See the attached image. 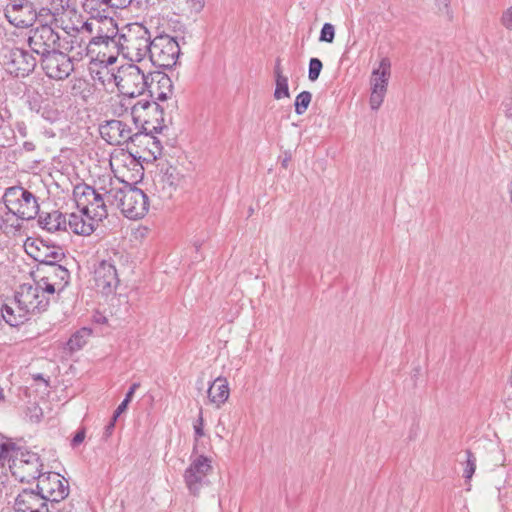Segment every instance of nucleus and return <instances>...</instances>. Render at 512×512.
Listing matches in <instances>:
<instances>
[{
  "label": "nucleus",
  "mask_w": 512,
  "mask_h": 512,
  "mask_svg": "<svg viewBox=\"0 0 512 512\" xmlns=\"http://www.w3.org/2000/svg\"><path fill=\"white\" fill-rule=\"evenodd\" d=\"M138 134L145 137L135 141V146H145L154 159H157L159 156H161L162 146L160 140L157 137L153 136L150 132H147L146 127H143V130H139Z\"/></svg>",
  "instance_id": "obj_30"
},
{
  "label": "nucleus",
  "mask_w": 512,
  "mask_h": 512,
  "mask_svg": "<svg viewBox=\"0 0 512 512\" xmlns=\"http://www.w3.org/2000/svg\"><path fill=\"white\" fill-rule=\"evenodd\" d=\"M43 463L36 452L20 448L9 464L13 477L20 482H31L41 476Z\"/></svg>",
  "instance_id": "obj_8"
},
{
  "label": "nucleus",
  "mask_w": 512,
  "mask_h": 512,
  "mask_svg": "<svg viewBox=\"0 0 512 512\" xmlns=\"http://www.w3.org/2000/svg\"><path fill=\"white\" fill-rule=\"evenodd\" d=\"M465 454H466V462H465L463 477L466 480H470L472 478L473 474L475 473L476 457L470 450H466Z\"/></svg>",
  "instance_id": "obj_37"
},
{
  "label": "nucleus",
  "mask_w": 512,
  "mask_h": 512,
  "mask_svg": "<svg viewBox=\"0 0 512 512\" xmlns=\"http://www.w3.org/2000/svg\"><path fill=\"white\" fill-rule=\"evenodd\" d=\"M157 100H146L141 99L138 100L136 103L133 104L131 108V114L133 117V120L136 122L142 118V113L145 111H153L160 114V118H156V121H163V108L156 102Z\"/></svg>",
  "instance_id": "obj_29"
},
{
  "label": "nucleus",
  "mask_w": 512,
  "mask_h": 512,
  "mask_svg": "<svg viewBox=\"0 0 512 512\" xmlns=\"http://www.w3.org/2000/svg\"><path fill=\"white\" fill-rule=\"evenodd\" d=\"M127 400H123L119 406L116 408V410L113 413L112 418H114V421H117L118 417L127 409L128 406Z\"/></svg>",
  "instance_id": "obj_48"
},
{
  "label": "nucleus",
  "mask_w": 512,
  "mask_h": 512,
  "mask_svg": "<svg viewBox=\"0 0 512 512\" xmlns=\"http://www.w3.org/2000/svg\"><path fill=\"white\" fill-rule=\"evenodd\" d=\"M505 113H506V116L510 119H512V97L510 98V100L508 102L505 103Z\"/></svg>",
  "instance_id": "obj_53"
},
{
  "label": "nucleus",
  "mask_w": 512,
  "mask_h": 512,
  "mask_svg": "<svg viewBox=\"0 0 512 512\" xmlns=\"http://www.w3.org/2000/svg\"><path fill=\"white\" fill-rule=\"evenodd\" d=\"M84 438H85V431L84 430L77 431V433L75 434V436L72 439V442H71L72 446L75 447V446L79 445L80 443L83 442Z\"/></svg>",
  "instance_id": "obj_49"
},
{
  "label": "nucleus",
  "mask_w": 512,
  "mask_h": 512,
  "mask_svg": "<svg viewBox=\"0 0 512 512\" xmlns=\"http://www.w3.org/2000/svg\"><path fill=\"white\" fill-rule=\"evenodd\" d=\"M229 397L228 382L225 378L218 377L208 388L209 401L220 407Z\"/></svg>",
  "instance_id": "obj_24"
},
{
  "label": "nucleus",
  "mask_w": 512,
  "mask_h": 512,
  "mask_svg": "<svg viewBox=\"0 0 512 512\" xmlns=\"http://www.w3.org/2000/svg\"><path fill=\"white\" fill-rule=\"evenodd\" d=\"M60 36L50 25L42 24L29 31L27 39L30 50L40 56L57 50L60 47Z\"/></svg>",
  "instance_id": "obj_10"
},
{
  "label": "nucleus",
  "mask_w": 512,
  "mask_h": 512,
  "mask_svg": "<svg viewBox=\"0 0 512 512\" xmlns=\"http://www.w3.org/2000/svg\"><path fill=\"white\" fill-rule=\"evenodd\" d=\"M153 37L142 23L134 22L123 26L114 48L132 62H141L149 54Z\"/></svg>",
  "instance_id": "obj_1"
},
{
  "label": "nucleus",
  "mask_w": 512,
  "mask_h": 512,
  "mask_svg": "<svg viewBox=\"0 0 512 512\" xmlns=\"http://www.w3.org/2000/svg\"><path fill=\"white\" fill-rule=\"evenodd\" d=\"M335 37V28L331 23H325L321 29L319 41L332 43Z\"/></svg>",
  "instance_id": "obj_39"
},
{
  "label": "nucleus",
  "mask_w": 512,
  "mask_h": 512,
  "mask_svg": "<svg viewBox=\"0 0 512 512\" xmlns=\"http://www.w3.org/2000/svg\"><path fill=\"white\" fill-rule=\"evenodd\" d=\"M20 447L10 441H3L0 443V464L4 465L6 462L12 463L14 455L18 452Z\"/></svg>",
  "instance_id": "obj_32"
},
{
  "label": "nucleus",
  "mask_w": 512,
  "mask_h": 512,
  "mask_svg": "<svg viewBox=\"0 0 512 512\" xmlns=\"http://www.w3.org/2000/svg\"><path fill=\"white\" fill-rule=\"evenodd\" d=\"M158 182L162 183L163 188H168L169 192L175 190L182 180V175L178 169L172 165H162L160 169Z\"/></svg>",
  "instance_id": "obj_28"
},
{
  "label": "nucleus",
  "mask_w": 512,
  "mask_h": 512,
  "mask_svg": "<svg viewBox=\"0 0 512 512\" xmlns=\"http://www.w3.org/2000/svg\"><path fill=\"white\" fill-rule=\"evenodd\" d=\"M438 13L445 16L448 20L453 19V12L449 0H435Z\"/></svg>",
  "instance_id": "obj_40"
},
{
  "label": "nucleus",
  "mask_w": 512,
  "mask_h": 512,
  "mask_svg": "<svg viewBox=\"0 0 512 512\" xmlns=\"http://www.w3.org/2000/svg\"><path fill=\"white\" fill-rule=\"evenodd\" d=\"M196 445L190 456V463L183 473L185 486L193 496L209 484L208 475L212 472V460L204 455H196Z\"/></svg>",
  "instance_id": "obj_5"
},
{
  "label": "nucleus",
  "mask_w": 512,
  "mask_h": 512,
  "mask_svg": "<svg viewBox=\"0 0 512 512\" xmlns=\"http://www.w3.org/2000/svg\"><path fill=\"white\" fill-rule=\"evenodd\" d=\"M5 16L11 24L18 28L31 26L36 20V13L30 0H9Z\"/></svg>",
  "instance_id": "obj_14"
},
{
  "label": "nucleus",
  "mask_w": 512,
  "mask_h": 512,
  "mask_svg": "<svg viewBox=\"0 0 512 512\" xmlns=\"http://www.w3.org/2000/svg\"><path fill=\"white\" fill-rule=\"evenodd\" d=\"M312 99V94L309 91H302L296 96L295 99V112L298 115H302L308 108Z\"/></svg>",
  "instance_id": "obj_35"
},
{
  "label": "nucleus",
  "mask_w": 512,
  "mask_h": 512,
  "mask_svg": "<svg viewBox=\"0 0 512 512\" xmlns=\"http://www.w3.org/2000/svg\"><path fill=\"white\" fill-rule=\"evenodd\" d=\"M106 197L109 203L115 204L129 219H140L149 210L148 196L142 189L127 182L122 187L110 188Z\"/></svg>",
  "instance_id": "obj_2"
},
{
  "label": "nucleus",
  "mask_w": 512,
  "mask_h": 512,
  "mask_svg": "<svg viewBox=\"0 0 512 512\" xmlns=\"http://www.w3.org/2000/svg\"><path fill=\"white\" fill-rule=\"evenodd\" d=\"M42 116L48 119L49 121H53L55 119V117L50 116V111H47V115H45V111H43Z\"/></svg>",
  "instance_id": "obj_58"
},
{
  "label": "nucleus",
  "mask_w": 512,
  "mask_h": 512,
  "mask_svg": "<svg viewBox=\"0 0 512 512\" xmlns=\"http://www.w3.org/2000/svg\"><path fill=\"white\" fill-rule=\"evenodd\" d=\"M290 159H291V156H290V155H286V156H285V158L282 160V166H283L284 168H286V167H287L288 162L290 161Z\"/></svg>",
  "instance_id": "obj_56"
},
{
  "label": "nucleus",
  "mask_w": 512,
  "mask_h": 512,
  "mask_svg": "<svg viewBox=\"0 0 512 512\" xmlns=\"http://www.w3.org/2000/svg\"><path fill=\"white\" fill-rule=\"evenodd\" d=\"M18 16H20V17H21V16H22V17H25V16H27V12H20V13H18Z\"/></svg>",
  "instance_id": "obj_60"
},
{
  "label": "nucleus",
  "mask_w": 512,
  "mask_h": 512,
  "mask_svg": "<svg viewBox=\"0 0 512 512\" xmlns=\"http://www.w3.org/2000/svg\"><path fill=\"white\" fill-rule=\"evenodd\" d=\"M42 116L48 119L49 121H53L55 119V117L50 116V111H47V115H45V111H43Z\"/></svg>",
  "instance_id": "obj_57"
},
{
  "label": "nucleus",
  "mask_w": 512,
  "mask_h": 512,
  "mask_svg": "<svg viewBox=\"0 0 512 512\" xmlns=\"http://www.w3.org/2000/svg\"><path fill=\"white\" fill-rule=\"evenodd\" d=\"M104 5L101 0H86L83 4L84 10L90 15V19L100 22L105 19L106 25L111 26L110 8H101Z\"/></svg>",
  "instance_id": "obj_27"
},
{
  "label": "nucleus",
  "mask_w": 512,
  "mask_h": 512,
  "mask_svg": "<svg viewBox=\"0 0 512 512\" xmlns=\"http://www.w3.org/2000/svg\"><path fill=\"white\" fill-rule=\"evenodd\" d=\"M173 88V82L167 74L161 71L149 73L147 90L152 99L157 101L168 100L173 95Z\"/></svg>",
  "instance_id": "obj_19"
},
{
  "label": "nucleus",
  "mask_w": 512,
  "mask_h": 512,
  "mask_svg": "<svg viewBox=\"0 0 512 512\" xmlns=\"http://www.w3.org/2000/svg\"><path fill=\"white\" fill-rule=\"evenodd\" d=\"M27 253L40 265L48 267L52 264H57L64 257L65 254L60 246L48 245L43 240H35L30 244H26Z\"/></svg>",
  "instance_id": "obj_15"
},
{
  "label": "nucleus",
  "mask_w": 512,
  "mask_h": 512,
  "mask_svg": "<svg viewBox=\"0 0 512 512\" xmlns=\"http://www.w3.org/2000/svg\"><path fill=\"white\" fill-rule=\"evenodd\" d=\"M102 3L110 9L126 8L132 0H101Z\"/></svg>",
  "instance_id": "obj_43"
},
{
  "label": "nucleus",
  "mask_w": 512,
  "mask_h": 512,
  "mask_svg": "<svg viewBox=\"0 0 512 512\" xmlns=\"http://www.w3.org/2000/svg\"><path fill=\"white\" fill-rule=\"evenodd\" d=\"M97 25H98V21L89 19L83 23L82 30H84L90 34H93L96 32Z\"/></svg>",
  "instance_id": "obj_44"
},
{
  "label": "nucleus",
  "mask_w": 512,
  "mask_h": 512,
  "mask_svg": "<svg viewBox=\"0 0 512 512\" xmlns=\"http://www.w3.org/2000/svg\"><path fill=\"white\" fill-rule=\"evenodd\" d=\"M37 480V491L45 497V500L55 512H61L58 505L69 494L68 481L54 472L41 474Z\"/></svg>",
  "instance_id": "obj_9"
},
{
  "label": "nucleus",
  "mask_w": 512,
  "mask_h": 512,
  "mask_svg": "<svg viewBox=\"0 0 512 512\" xmlns=\"http://www.w3.org/2000/svg\"><path fill=\"white\" fill-rule=\"evenodd\" d=\"M3 202L5 209L20 219L31 220L39 212V204L34 194L21 186L7 188Z\"/></svg>",
  "instance_id": "obj_3"
},
{
  "label": "nucleus",
  "mask_w": 512,
  "mask_h": 512,
  "mask_svg": "<svg viewBox=\"0 0 512 512\" xmlns=\"http://www.w3.org/2000/svg\"><path fill=\"white\" fill-rule=\"evenodd\" d=\"M274 76L275 78L284 77L283 69L281 66V60L278 58L276 60L275 66H274Z\"/></svg>",
  "instance_id": "obj_51"
},
{
  "label": "nucleus",
  "mask_w": 512,
  "mask_h": 512,
  "mask_svg": "<svg viewBox=\"0 0 512 512\" xmlns=\"http://www.w3.org/2000/svg\"><path fill=\"white\" fill-rule=\"evenodd\" d=\"M187 3L189 4V7L192 11L199 13L205 5L204 0H187Z\"/></svg>",
  "instance_id": "obj_46"
},
{
  "label": "nucleus",
  "mask_w": 512,
  "mask_h": 512,
  "mask_svg": "<svg viewBox=\"0 0 512 512\" xmlns=\"http://www.w3.org/2000/svg\"><path fill=\"white\" fill-rule=\"evenodd\" d=\"M180 56V45L176 38L166 33L153 37L147 57L153 66L160 69H172Z\"/></svg>",
  "instance_id": "obj_4"
},
{
  "label": "nucleus",
  "mask_w": 512,
  "mask_h": 512,
  "mask_svg": "<svg viewBox=\"0 0 512 512\" xmlns=\"http://www.w3.org/2000/svg\"><path fill=\"white\" fill-rule=\"evenodd\" d=\"M115 61H116V58H115L114 56H109V58H108V63H109V64H112V63H114Z\"/></svg>",
  "instance_id": "obj_59"
},
{
  "label": "nucleus",
  "mask_w": 512,
  "mask_h": 512,
  "mask_svg": "<svg viewBox=\"0 0 512 512\" xmlns=\"http://www.w3.org/2000/svg\"><path fill=\"white\" fill-rule=\"evenodd\" d=\"M108 190L105 187L96 189L87 184L77 185L74 188V196L77 200V205L82 206V212L86 215L93 214V218L102 220L108 215L106 208V192Z\"/></svg>",
  "instance_id": "obj_6"
},
{
  "label": "nucleus",
  "mask_w": 512,
  "mask_h": 512,
  "mask_svg": "<svg viewBox=\"0 0 512 512\" xmlns=\"http://www.w3.org/2000/svg\"><path fill=\"white\" fill-rule=\"evenodd\" d=\"M93 214L86 215L84 212L71 213L66 218V230L77 235L88 236L94 231Z\"/></svg>",
  "instance_id": "obj_22"
},
{
  "label": "nucleus",
  "mask_w": 512,
  "mask_h": 512,
  "mask_svg": "<svg viewBox=\"0 0 512 512\" xmlns=\"http://www.w3.org/2000/svg\"><path fill=\"white\" fill-rule=\"evenodd\" d=\"M24 148L27 151H32V150H34V144L32 142H25L24 143Z\"/></svg>",
  "instance_id": "obj_55"
},
{
  "label": "nucleus",
  "mask_w": 512,
  "mask_h": 512,
  "mask_svg": "<svg viewBox=\"0 0 512 512\" xmlns=\"http://www.w3.org/2000/svg\"><path fill=\"white\" fill-rule=\"evenodd\" d=\"M275 91L274 98L279 100L284 97H290L289 87H288V77H279L275 78Z\"/></svg>",
  "instance_id": "obj_36"
},
{
  "label": "nucleus",
  "mask_w": 512,
  "mask_h": 512,
  "mask_svg": "<svg viewBox=\"0 0 512 512\" xmlns=\"http://www.w3.org/2000/svg\"><path fill=\"white\" fill-rule=\"evenodd\" d=\"M45 278L52 283H56L58 288L64 290V288L69 284L70 281V272L60 264H52L48 267H45Z\"/></svg>",
  "instance_id": "obj_26"
},
{
  "label": "nucleus",
  "mask_w": 512,
  "mask_h": 512,
  "mask_svg": "<svg viewBox=\"0 0 512 512\" xmlns=\"http://www.w3.org/2000/svg\"><path fill=\"white\" fill-rule=\"evenodd\" d=\"M37 63V58L23 48H12L5 54V69L15 77L28 76L34 71Z\"/></svg>",
  "instance_id": "obj_12"
},
{
  "label": "nucleus",
  "mask_w": 512,
  "mask_h": 512,
  "mask_svg": "<svg viewBox=\"0 0 512 512\" xmlns=\"http://www.w3.org/2000/svg\"><path fill=\"white\" fill-rule=\"evenodd\" d=\"M500 22L504 28L512 31V6L503 11Z\"/></svg>",
  "instance_id": "obj_42"
},
{
  "label": "nucleus",
  "mask_w": 512,
  "mask_h": 512,
  "mask_svg": "<svg viewBox=\"0 0 512 512\" xmlns=\"http://www.w3.org/2000/svg\"><path fill=\"white\" fill-rule=\"evenodd\" d=\"M139 386H140L139 383H133L130 386L129 390L127 391L124 400H127V402L130 403L132 398H133V395H134L135 391L137 390V388H139Z\"/></svg>",
  "instance_id": "obj_50"
},
{
  "label": "nucleus",
  "mask_w": 512,
  "mask_h": 512,
  "mask_svg": "<svg viewBox=\"0 0 512 512\" xmlns=\"http://www.w3.org/2000/svg\"><path fill=\"white\" fill-rule=\"evenodd\" d=\"M114 80L121 94L135 98L147 89L149 73L146 75L136 64H129L118 70Z\"/></svg>",
  "instance_id": "obj_7"
},
{
  "label": "nucleus",
  "mask_w": 512,
  "mask_h": 512,
  "mask_svg": "<svg viewBox=\"0 0 512 512\" xmlns=\"http://www.w3.org/2000/svg\"><path fill=\"white\" fill-rule=\"evenodd\" d=\"M323 68V64L318 58H311L309 61V70H308V78L310 81L314 82L319 78L321 70Z\"/></svg>",
  "instance_id": "obj_38"
},
{
  "label": "nucleus",
  "mask_w": 512,
  "mask_h": 512,
  "mask_svg": "<svg viewBox=\"0 0 512 512\" xmlns=\"http://www.w3.org/2000/svg\"><path fill=\"white\" fill-rule=\"evenodd\" d=\"M194 432H195V435H196V439L204 435V431H203V417H202V413L201 412H200L199 418L194 423Z\"/></svg>",
  "instance_id": "obj_45"
},
{
  "label": "nucleus",
  "mask_w": 512,
  "mask_h": 512,
  "mask_svg": "<svg viewBox=\"0 0 512 512\" xmlns=\"http://www.w3.org/2000/svg\"><path fill=\"white\" fill-rule=\"evenodd\" d=\"M40 62L45 74L51 79H66L74 71L72 58L59 48L40 58Z\"/></svg>",
  "instance_id": "obj_13"
},
{
  "label": "nucleus",
  "mask_w": 512,
  "mask_h": 512,
  "mask_svg": "<svg viewBox=\"0 0 512 512\" xmlns=\"http://www.w3.org/2000/svg\"><path fill=\"white\" fill-rule=\"evenodd\" d=\"M99 132L103 140L110 145L122 146L134 144L144 136L133 132L132 128L121 120L112 119L99 126Z\"/></svg>",
  "instance_id": "obj_11"
},
{
  "label": "nucleus",
  "mask_w": 512,
  "mask_h": 512,
  "mask_svg": "<svg viewBox=\"0 0 512 512\" xmlns=\"http://www.w3.org/2000/svg\"><path fill=\"white\" fill-rule=\"evenodd\" d=\"M17 129H18V132L20 133V135L22 137H26L27 136L26 126H25V124L23 122L17 123Z\"/></svg>",
  "instance_id": "obj_54"
},
{
  "label": "nucleus",
  "mask_w": 512,
  "mask_h": 512,
  "mask_svg": "<svg viewBox=\"0 0 512 512\" xmlns=\"http://www.w3.org/2000/svg\"><path fill=\"white\" fill-rule=\"evenodd\" d=\"M0 322L4 320L8 325L17 327L24 324L29 319L27 310L19 305L18 301L14 298L13 301L0 306Z\"/></svg>",
  "instance_id": "obj_21"
},
{
  "label": "nucleus",
  "mask_w": 512,
  "mask_h": 512,
  "mask_svg": "<svg viewBox=\"0 0 512 512\" xmlns=\"http://www.w3.org/2000/svg\"><path fill=\"white\" fill-rule=\"evenodd\" d=\"M153 128H154V130H155V131H157L158 129H159V130H161V129H162V127H156V126H154Z\"/></svg>",
  "instance_id": "obj_61"
},
{
  "label": "nucleus",
  "mask_w": 512,
  "mask_h": 512,
  "mask_svg": "<svg viewBox=\"0 0 512 512\" xmlns=\"http://www.w3.org/2000/svg\"><path fill=\"white\" fill-rule=\"evenodd\" d=\"M91 335V330L83 328L74 333L69 341L68 346L71 351L80 350L87 342V338Z\"/></svg>",
  "instance_id": "obj_33"
},
{
  "label": "nucleus",
  "mask_w": 512,
  "mask_h": 512,
  "mask_svg": "<svg viewBox=\"0 0 512 512\" xmlns=\"http://www.w3.org/2000/svg\"><path fill=\"white\" fill-rule=\"evenodd\" d=\"M35 285L39 288V293L42 294L43 297H48L49 299L51 296H54L56 292L60 293L63 291L61 288H58L56 283L48 281L44 276L38 280Z\"/></svg>",
  "instance_id": "obj_34"
},
{
  "label": "nucleus",
  "mask_w": 512,
  "mask_h": 512,
  "mask_svg": "<svg viewBox=\"0 0 512 512\" xmlns=\"http://www.w3.org/2000/svg\"><path fill=\"white\" fill-rule=\"evenodd\" d=\"M391 63L388 58H382L377 69L372 72L371 91L387 92L388 81L390 77Z\"/></svg>",
  "instance_id": "obj_23"
},
{
  "label": "nucleus",
  "mask_w": 512,
  "mask_h": 512,
  "mask_svg": "<svg viewBox=\"0 0 512 512\" xmlns=\"http://www.w3.org/2000/svg\"><path fill=\"white\" fill-rule=\"evenodd\" d=\"M39 288L32 284H23L15 294V299L30 315L34 312L45 311L49 305V298L39 293Z\"/></svg>",
  "instance_id": "obj_16"
},
{
  "label": "nucleus",
  "mask_w": 512,
  "mask_h": 512,
  "mask_svg": "<svg viewBox=\"0 0 512 512\" xmlns=\"http://www.w3.org/2000/svg\"><path fill=\"white\" fill-rule=\"evenodd\" d=\"M115 423H116V421H114V418H112L110 420V422L106 425L105 431H104L105 438H108L109 436H111V434L114 430V427H115Z\"/></svg>",
  "instance_id": "obj_52"
},
{
  "label": "nucleus",
  "mask_w": 512,
  "mask_h": 512,
  "mask_svg": "<svg viewBox=\"0 0 512 512\" xmlns=\"http://www.w3.org/2000/svg\"><path fill=\"white\" fill-rule=\"evenodd\" d=\"M120 34L116 22L111 17V26L106 25L105 19L98 22L95 35L90 40L92 45H105L107 48H114L116 45V39Z\"/></svg>",
  "instance_id": "obj_20"
},
{
  "label": "nucleus",
  "mask_w": 512,
  "mask_h": 512,
  "mask_svg": "<svg viewBox=\"0 0 512 512\" xmlns=\"http://www.w3.org/2000/svg\"><path fill=\"white\" fill-rule=\"evenodd\" d=\"M385 94L386 93L371 91L369 103L372 110H378L380 108L384 101Z\"/></svg>",
  "instance_id": "obj_41"
},
{
  "label": "nucleus",
  "mask_w": 512,
  "mask_h": 512,
  "mask_svg": "<svg viewBox=\"0 0 512 512\" xmlns=\"http://www.w3.org/2000/svg\"><path fill=\"white\" fill-rule=\"evenodd\" d=\"M15 512H55L38 491L23 489L15 499Z\"/></svg>",
  "instance_id": "obj_17"
},
{
  "label": "nucleus",
  "mask_w": 512,
  "mask_h": 512,
  "mask_svg": "<svg viewBox=\"0 0 512 512\" xmlns=\"http://www.w3.org/2000/svg\"><path fill=\"white\" fill-rule=\"evenodd\" d=\"M39 225L49 232L66 230V216L59 211L39 215Z\"/></svg>",
  "instance_id": "obj_25"
},
{
  "label": "nucleus",
  "mask_w": 512,
  "mask_h": 512,
  "mask_svg": "<svg viewBox=\"0 0 512 512\" xmlns=\"http://www.w3.org/2000/svg\"><path fill=\"white\" fill-rule=\"evenodd\" d=\"M97 288L103 294L112 293L119 285V277L115 265L110 260H102L94 271Z\"/></svg>",
  "instance_id": "obj_18"
},
{
  "label": "nucleus",
  "mask_w": 512,
  "mask_h": 512,
  "mask_svg": "<svg viewBox=\"0 0 512 512\" xmlns=\"http://www.w3.org/2000/svg\"><path fill=\"white\" fill-rule=\"evenodd\" d=\"M130 158V162L133 165V170L136 172V174L140 177L143 175V166L136 160V158L129 154L128 156Z\"/></svg>",
  "instance_id": "obj_47"
},
{
  "label": "nucleus",
  "mask_w": 512,
  "mask_h": 512,
  "mask_svg": "<svg viewBox=\"0 0 512 512\" xmlns=\"http://www.w3.org/2000/svg\"><path fill=\"white\" fill-rule=\"evenodd\" d=\"M21 220L7 210L4 214H0V231L6 235L15 234L21 228Z\"/></svg>",
  "instance_id": "obj_31"
}]
</instances>
